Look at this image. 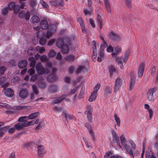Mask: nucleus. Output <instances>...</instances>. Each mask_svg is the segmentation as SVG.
<instances>
[{
    "label": "nucleus",
    "mask_w": 158,
    "mask_h": 158,
    "mask_svg": "<svg viewBox=\"0 0 158 158\" xmlns=\"http://www.w3.org/2000/svg\"><path fill=\"white\" fill-rule=\"evenodd\" d=\"M130 52V50H127L124 53V56L116 58V63L119 65L121 69H123V66L125 65L129 59Z\"/></svg>",
    "instance_id": "nucleus-1"
},
{
    "label": "nucleus",
    "mask_w": 158,
    "mask_h": 158,
    "mask_svg": "<svg viewBox=\"0 0 158 158\" xmlns=\"http://www.w3.org/2000/svg\"><path fill=\"white\" fill-rule=\"evenodd\" d=\"M79 86H77V87H74L72 89L68 94L66 95L65 94L62 95L60 98H57L55 100L53 103H57L60 102L63 100H65L66 101H68L69 100V99H67L66 97L67 96H70L73 94H75L79 88Z\"/></svg>",
    "instance_id": "nucleus-2"
},
{
    "label": "nucleus",
    "mask_w": 158,
    "mask_h": 158,
    "mask_svg": "<svg viewBox=\"0 0 158 158\" xmlns=\"http://www.w3.org/2000/svg\"><path fill=\"white\" fill-rule=\"evenodd\" d=\"M19 6L15 4L14 2H11L8 4L7 7L2 9V14L3 15H6L8 10H13L14 13H17L19 10Z\"/></svg>",
    "instance_id": "nucleus-3"
},
{
    "label": "nucleus",
    "mask_w": 158,
    "mask_h": 158,
    "mask_svg": "<svg viewBox=\"0 0 158 158\" xmlns=\"http://www.w3.org/2000/svg\"><path fill=\"white\" fill-rule=\"evenodd\" d=\"M34 30L37 31L36 35L40 39L39 43L41 45H44L46 43L47 39L45 37V33L43 31H38L40 28L38 26L34 27Z\"/></svg>",
    "instance_id": "nucleus-4"
},
{
    "label": "nucleus",
    "mask_w": 158,
    "mask_h": 158,
    "mask_svg": "<svg viewBox=\"0 0 158 158\" xmlns=\"http://www.w3.org/2000/svg\"><path fill=\"white\" fill-rule=\"evenodd\" d=\"M56 45L58 48H61L62 52L67 53L69 51V47L67 44H64V40L60 38L57 40Z\"/></svg>",
    "instance_id": "nucleus-5"
},
{
    "label": "nucleus",
    "mask_w": 158,
    "mask_h": 158,
    "mask_svg": "<svg viewBox=\"0 0 158 158\" xmlns=\"http://www.w3.org/2000/svg\"><path fill=\"white\" fill-rule=\"evenodd\" d=\"M120 138L121 139V142L122 144L124 145V147L126 149L127 151L129 152L130 155H131L132 157L134 158V156L133 151L131 148H130L129 146L126 143V139L125 137L123 135H122L120 136Z\"/></svg>",
    "instance_id": "nucleus-6"
},
{
    "label": "nucleus",
    "mask_w": 158,
    "mask_h": 158,
    "mask_svg": "<svg viewBox=\"0 0 158 158\" xmlns=\"http://www.w3.org/2000/svg\"><path fill=\"white\" fill-rule=\"evenodd\" d=\"M36 69L37 73L39 74H43L48 73V70L45 69L42 66L41 62H38L36 64Z\"/></svg>",
    "instance_id": "nucleus-7"
},
{
    "label": "nucleus",
    "mask_w": 158,
    "mask_h": 158,
    "mask_svg": "<svg viewBox=\"0 0 158 158\" xmlns=\"http://www.w3.org/2000/svg\"><path fill=\"white\" fill-rule=\"evenodd\" d=\"M121 85V79L118 77L117 78L114 82L113 87L114 93L116 94V93L119 90Z\"/></svg>",
    "instance_id": "nucleus-8"
},
{
    "label": "nucleus",
    "mask_w": 158,
    "mask_h": 158,
    "mask_svg": "<svg viewBox=\"0 0 158 158\" xmlns=\"http://www.w3.org/2000/svg\"><path fill=\"white\" fill-rule=\"evenodd\" d=\"M86 110L85 112V114L87 115L88 120L90 122H92V112L93 109L91 107L90 105H87L86 106Z\"/></svg>",
    "instance_id": "nucleus-9"
},
{
    "label": "nucleus",
    "mask_w": 158,
    "mask_h": 158,
    "mask_svg": "<svg viewBox=\"0 0 158 158\" xmlns=\"http://www.w3.org/2000/svg\"><path fill=\"white\" fill-rule=\"evenodd\" d=\"M37 153L39 158H42L47 153L46 150L42 145H39L37 147Z\"/></svg>",
    "instance_id": "nucleus-10"
},
{
    "label": "nucleus",
    "mask_w": 158,
    "mask_h": 158,
    "mask_svg": "<svg viewBox=\"0 0 158 158\" xmlns=\"http://www.w3.org/2000/svg\"><path fill=\"white\" fill-rule=\"evenodd\" d=\"M157 90L156 88L154 87L149 89L147 92V99L149 101H152L154 100L153 94Z\"/></svg>",
    "instance_id": "nucleus-11"
},
{
    "label": "nucleus",
    "mask_w": 158,
    "mask_h": 158,
    "mask_svg": "<svg viewBox=\"0 0 158 158\" xmlns=\"http://www.w3.org/2000/svg\"><path fill=\"white\" fill-rule=\"evenodd\" d=\"M28 95V91L26 88H22L19 92V95L22 98H27Z\"/></svg>",
    "instance_id": "nucleus-12"
},
{
    "label": "nucleus",
    "mask_w": 158,
    "mask_h": 158,
    "mask_svg": "<svg viewBox=\"0 0 158 158\" xmlns=\"http://www.w3.org/2000/svg\"><path fill=\"white\" fill-rule=\"evenodd\" d=\"M108 37L115 41H118L120 39V37L116 34L110 31L108 33Z\"/></svg>",
    "instance_id": "nucleus-13"
},
{
    "label": "nucleus",
    "mask_w": 158,
    "mask_h": 158,
    "mask_svg": "<svg viewBox=\"0 0 158 158\" xmlns=\"http://www.w3.org/2000/svg\"><path fill=\"white\" fill-rule=\"evenodd\" d=\"M52 74L49 75L48 78V80L49 82L53 81L57 78L56 76L55 75H54L53 74L55 73L57 71V69L56 68L53 67H52Z\"/></svg>",
    "instance_id": "nucleus-14"
},
{
    "label": "nucleus",
    "mask_w": 158,
    "mask_h": 158,
    "mask_svg": "<svg viewBox=\"0 0 158 158\" xmlns=\"http://www.w3.org/2000/svg\"><path fill=\"white\" fill-rule=\"evenodd\" d=\"M30 16V13L29 11H27L26 13L25 11H20L19 15V17L20 18H25V19L27 20L29 19Z\"/></svg>",
    "instance_id": "nucleus-15"
},
{
    "label": "nucleus",
    "mask_w": 158,
    "mask_h": 158,
    "mask_svg": "<svg viewBox=\"0 0 158 158\" xmlns=\"http://www.w3.org/2000/svg\"><path fill=\"white\" fill-rule=\"evenodd\" d=\"M145 65V63L144 62H142L141 63L139 67L138 75L139 77V78L143 76L144 71Z\"/></svg>",
    "instance_id": "nucleus-16"
},
{
    "label": "nucleus",
    "mask_w": 158,
    "mask_h": 158,
    "mask_svg": "<svg viewBox=\"0 0 158 158\" xmlns=\"http://www.w3.org/2000/svg\"><path fill=\"white\" fill-rule=\"evenodd\" d=\"M50 3L51 5L53 6H64L63 0H55V1L51 0L50 1Z\"/></svg>",
    "instance_id": "nucleus-17"
},
{
    "label": "nucleus",
    "mask_w": 158,
    "mask_h": 158,
    "mask_svg": "<svg viewBox=\"0 0 158 158\" xmlns=\"http://www.w3.org/2000/svg\"><path fill=\"white\" fill-rule=\"evenodd\" d=\"M48 23L47 20H41L40 22V27H39L40 28L38 31H42L40 30V28H41L42 29H47L48 27Z\"/></svg>",
    "instance_id": "nucleus-18"
},
{
    "label": "nucleus",
    "mask_w": 158,
    "mask_h": 158,
    "mask_svg": "<svg viewBox=\"0 0 158 158\" xmlns=\"http://www.w3.org/2000/svg\"><path fill=\"white\" fill-rule=\"evenodd\" d=\"M5 94L6 96L11 97L14 96V93L12 89L8 88L5 90Z\"/></svg>",
    "instance_id": "nucleus-19"
},
{
    "label": "nucleus",
    "mask_w": 158,
    "mask_h": 158,
    "mask_svg": "<svg viewBox=\"0 0 158 158\" xmlns=\"http://www.w3.org/2000/svg\"><path fill=\"white\" fill-rule=\"evenodd\" d=\"M39 121V118L37 119L35 121L32 120L29 122H24L25 124V127H27L29 126L33 125L35 124H37Z\"/></svg>",
    "instance_id": "nucleus-20"
},
{
    "label": "nucleus",
    "mask_w": 158,
    "mask_h": 158,
    "mask_svg": "<svg viewBox=\"0 0 158 158\" xmlns=\"http://www.w3.org/2000/svg\"><path fill=\"white\" fill-rule=\"evenodd\" d=\"M92 43L94 45V46L93 47V51L92 57L93 59H95L96 58L97 54V51L96 46V43L95 41L94 40H93L92 41Z\"/></svg>",
    "instance_id": "nucleus-21"
},
{
    "label": "nucleus",
    "mask_w": 158,
    "mask_h": 158,
    "mask_svg": "<svg viewBox=\"0 0 158 158\" xmlns=\"http://www.w3.org/2000/svg\"><path fill=\"white\" fill-rule=\"evenodd\" d=\"M27 64V61L25 60H23L20 61L18 65L19 68H23L25 67Z\"/></svg>",
    "instance_id": "nucleus-22"
},
{
    "label": "nucleus",
    "mask_w": 158,
    "mask_h": 158,
    "mask_svg": "<svg viewBox=\"0 0 158 158\" xmlns=\"http://www.w3.org/2000/svg\"><path fill=\"white\" fill-rule=\"evenodd\" d=\"M104 4L108 13L111 12V9L108 0H104Z\"/></svg>",
    "instance_id": "nucleus-23"
},
{
    "label": "nucleus",
    "mask_w": 158,
    "mask_h": 158,
    "mask_svg": "<svg viewBox=\"0 0 158 158\" xmlns=\"http://www.w3.org/2000/svg\"><path fill=\"white\" fill-rule=\"evenodd\" d=\"M24 127L25 124L24 122L22 123H18L15 124L14 126V128L15 130H19Z\"/></svg>",
    "instance_id": "nucleus-24"
},
{
    "label": "nucleus",
    "mask_w": 158,
    "mask_h": 158,
    "mask_svg": "<svg viewBox=\"0 0 158 158\" xmlns=\"http://www.w3.org/2000/svg\"><path fill=\"white\" fill-rule=\"evenodd\" d=\"M39 115V113L38 112H35L31 113L29 114L28 116V119H33L37 117Z\"/></svg>",
    "instance_id": "nucleus-25"
},
{
    "label": "nucleus",
    "mask_w": 158,
    "mask_h": 158,
    "mask_svg": "<svg viewBox=\"0 0 158 158\" xmlns=\"http://www.w3.org/2000/svg\"><path fill=\"white\" fill-rule=\"evenodd\" d=\"M27 108V107L26 106H14L11 107L12 110L16 111L21 109L25 110Z\"/></svg>",
    "instance_id": "nucleus-26"
},
{
    "label": "nucleus",
    "mask_w": 158,
    "mask_h": 158,
    "mask_svg": "<svg viewBox=\"0 0 158 158\" xmlns=\"http://www.w3.org/2000/svg\"><path fill=\"white\" fill-rule=\"evenodd\" d=\"M31 21L33 24L39 23L40 21L39 18L36 15H34L31 18Z\"/></svg>",
    "instance_id": "nucleus-27"
},
{
    "label": "nucleus",
    "mask_w": 158,
    "mask_h": 158,
    "mask_svg": "<svg viewBox=\"0 0 158 158\" xmlns=\"http://www.w3.org/2000/svg\"><path fill=\"white\" fill-rule=\"evenodd\" d=\"M114 118L115 122L117 126L118 127H120L121 124L120 118L116 113H114Z\"/></svg>",
    "instance_id": "nucleus-28"
},
{
    "label": "nucleus",
    "mask_w": 158,
    "mask_h": 158,
    "mask_svg": "<svg viewBox=\"0 0 158 158\" xmlns=\"http://www.w3.org/2000/svg\"><path fill=\"white\" fill-rule=\"evenodd\" d=\"M102 19L101 16L99 14L97 15V22L98 23L99 27L100 29H101L103 26L102 23Z\"/></svg>",
    "instance_id": "nucleus-29"
},
{
    "label": "nucleus",
    "mask_w": 158,
    "mask_h": 158,
    "mask_svg": "<svg viewBox=\"0 0 158 158\" xmlns=\"http://www.w3.org/2000/svg\"><path fill=\"white\" fill-rule=\"evenodd\" d=\"M109 71L110 73L111 77H112L113 74L117 72V70L112 66H110L108 68Z\"/></svg>",
    "instance_id": "nucleus-30"
},
{
    "label": "nucleus",
    "mask_w": 158,
    "mask_h": 158,
    "mask_svg": "<svg viewBox=\"0 0 158 158\" xmlns=\"http://www.w3.org/2000/svg\"><path fill=\"white\" fill-rule=\"evenodd\" d=\"M97 98V93H93L91 94L90 97L89 99V102H91L94 101Z\"/></svg>",
    "instance_id": "nucleus-31"
},
{
    "label": "nucleus",
    "mask_w": 158,
    "mask_h": 158,
    "mask_svg": "<svg viewBox=\"0 0 158 158\" xmlns=\"http://www.w3.org/2000/svg\"><path fill=\"white\" fill-rule=\"evenodd\" d=\"M9 126L2 127L0 128V137H2L5 132L9 127Z\"/></svg>",
    "instance_id": "nucleus-32"
},
{
    "label": "nucleus",
    "mask_w": 158,
    "mask_h": 158,
    "mask_svg": "<svg viewBox=\"0 0 158 158\" xmlns=\"http://www.w3.org/2000/svg\"><path fill=\"white\" fill-rule=\"evenodd\" d=\"M135 81L132 77L131 78V81L130 83L129 90H131L133 89V87L135 85Z\"/></svg>",
    "instance_id": "nucleus-33"
},
{
    "label": "nucleus",
    "mask_w": 158,
    "mask_h": 158,
    "mask_svg": "<svg viewBox=\"0 0 158 158\" xmlns=\"http://www.w3.org/2000/svg\"><path fill=\"white\" fill-rule=\"evenodd\" d=\"M75 58V56L73 55H69L67 56L65 59L69 62L73 61Z\"/></svg>",
    "instance_id": "nucleus-34"
},
{
    "label": "nucleus",
    "mask_w": 158,
    "mask_h": 158,
    "mask_svg": "<svg viewBox=\"0 0 158 158\" xmlns=\"http://www.w3.org/2000/svg\"><path fill=\"white\" fill-rule=\"evenodd\" d=\"M89 133L91 136V139L93 140V141H94L96 138L95 135L94 131L92 130V129H90L89 130Z\"/></svg>",
    "instance_id": "nucleus-35"
},
{
    "label": "nucleus",
    "mask_w": 158,
    "mask_h": 158,
    "mask_svg": "<svg viewBox=\"0 0 158 158\" xmlns=\"http://www.w3.org/2000/svg\"><path fill=\"white\" fill-rule=\"evenodd\" d=\"M32 89L33 94L37 95L39 94V92L37 90V88L36 85H34L32 86Z\"/></svg>",
    "instance_id": "nucleus-36"
},
{
    "label": "nucleus",
    "mask_w": 158,
    "mask_h": 158,
    "mask_svg": "<svg viewBox=\"0 0 158 158\" xmlns=\"http://www.w3.org/2000/svg\"><path fill=\"white\" fill-rule=\"evenodd\" d=\"M113 139H112V141L114 143H117V144L118 145L119 147L120 148H121V146L120 145L119 143V137L117 136L115 137H113Z\"/></svg>",
    "instance_id": "nucleus-37"
},
{
    "label": "nucleus",
    "mask_w": 158,
    "mask_h": 158,
    "mask_svg": "<svg viewBox=\"0 0 158 158\" xmlns=\"http://www.w3.org/2000/svg\"><path fill=\"white\" fill-rule=\"evenodd\" d=\"M105 95L111 94L112 93V89L109 86H107L105 89Z\"/></svg>",
    "instance_id": "nucleus-38"
},
{
    "label": "nucleus",
    "mask_w": 158,
    "mask_h": 158,
    "mask_svg": "<svg viewBox=\"0 0 158 158\" xmlns=\"http://www.w3.org/2000/svg\"><path fill=\"white\" fill-rule=\"evenodd\" d=\"M38 75L36 74H35L32 75L30 79V82H35L38 78Z\"/></svg>",
    "instance_id": "nucleus-39"
},
{
    "label": "nucleus",
    "mask_w": 158,
    "mask_h": 158,
    "mask_svg": "<svg viewBox=\"0 0 158 158\" xmlns=\"http://www.w3.org/2000/svg\"><path fill=\"white\" fill-rule=\"evenodd\" d=\"M35 49L37 51H38L41 53H43L45 51V49L44 48L39 46H37L35 48Z\"/></svg>",
    "instance_id": "nucleus-40"
},
{
    "label": "nucleus",
    "mask_w": 158,
    "mask_h": 158,
    "mask_svg": "<svg viewBox=\"0 0 158 158\" xmlns=\"http://www.w3.org/2000/svg\"><path fill=\"white\" fill-rule=\"evenodd\" d=\"M28 116H24L22 117L19 118L18 121L19 122H26V121L28 120Z\"/></svg>",
    "instance_id": "nucleus-41"
},
{
    "label": "nucleus",
    "mask_w": 158,
    "mask_h": 158,
    "mask_svg": "<svg viewBox=\"0 0 158 158\" xmlns=\"http://www.w3.org/2000/svg\"><path fill=\"white\" fill-rule=\"evenodd\" d=\"M101 86V85L100 83H98L95 86V87L94 88V90H93V92L94 93H96L97 94V91L99 89V88Z\"/></svg>",
    "instance_id": "nucleus-42"
},
{
    "label": "nucleus",
    "mask_w": 158,
    "mask_h": 158,
    "mask_svg": "<svg viewBox=\"0 0 158 158\" xmlns=\"http://www.w3.org/2000/svg\"><path fill=\"white\" fill-rule=\"evenodd\" d=\"M40 2L43 7L47 8L48 7V5L43 0H40Z\"/></svg>",
    "instance_id": "nucleus-43"
},
{
    "label": "nucleus",
    "mask_w": 158,
    "mask_h": 158,
    "mask_svg": "<svg viewBox=\"0 0 158 158\" xmlns=\"http://www.w3.org/2000/svg\"><path fill=\"white\" fill-rule=\"evenodd\" d=\"M0 106L3 107L7 109L11 108L10 106L6 103H3L0 102Z\"/></svg>",
    "instance_id": "nucleus-44"
},
{
    "label": "nucleus",
    "mask_w": 158,
    "mask_h": 158,
    "mask_svg": "<svg viewBox=\"0 0 158 158\" xmlns=\"http://www.w3.org/2000/svg\"><path fill=\"white\" fill-rule=\"evenodd\" d=\"M6 69L5 67L2 66L0 67V76L4 73Z\"/></svg>",
    "instance_id": "nucleus-45"
},
{
    "label": "nucleus",
    "mask_w": 158,
    "mask_h": 158,
    "mask_svg": "<svg viewBox=\"0 0 158 158\" xmlns=\"http://www.w3.org/2000/svg\"><path fill=\"white\" fill-rule=\"evenodd\" d=\"M16 64V62L14 60H9L8 63V65L10 66H15Z\"/></svg>",
    "instance_id": "nucleus-46"
},
{
    "label": "nucleus",
    "mask_w": 158,
    "mask_h": 158,
    "mask_svg": "<svg viewBox=\"0 0 158 158\" xmlns=\"http://www.w3.org/2000/svg\"><path fill=\"white\" fill-rule=\"evenodd\" d=\"M83 13L85 15H89L91 14V13L92 12V10H89L86 8H84L83 11Z\"/></svg>",
    "instance_id": "nucleus-47"
},
{
    "label": "nucleus",
    "mask_w": 158,
    "mask_h": 158,
    "mask_svg": "<svg viewBox=\"0 0 158 158\" xmlns=\"http://www.w3.org/2000/svg\"><path fill=\"white\" fill-rule=\"evenodd\" d=\"M56 52L54 51L53 50H51L49 52L48 56L50 57H52L55 55Z\"/></svg>",
    "instance_id": "nucleus-48"
},
{
    "label": "nucleus",
    "mask_w": 158,
    "mask_h": 158,
    "mask_svg": "<svg viewBox=\"0 0 158 158\" xmlns=\"http://www.w3.org/2000/svg\"><path fill=\"white\" fill-rule=\"evenodd\" d=\"M121 51L122 49L120 47H117L115 48L114 52L116 54L121 53Z\"/></svg>",
    "instance_id": "nucleus-49"
},
{
    "label": "nucleus",
    "mask_w": 158,
    "mask_h": 158,
    "mask_svg": "<svg viewBox=\"0 0 158 158\" xmlns=\"http://www.w3.org/2000/svg\"><path fill=\"white\" fill-rule=\"evenodd\" d=\"M40 59L42 62H45L47 60V57L45 55H43L40 58Z\"/></svg>",
    "instance_id": "nucleus-50"
},
{
    "label": "nucleus",
    "mask_w": 158,
    "mask_h": 158,
    "mask_svg": "<svg viewBox=\"0 0 158 158\" xmlns=\"http://www.w3.org/2000/svg\"><path fill=\"white\" fill-rule=\"evenodd\" d=\"M53 32L50 31H48L46 34H45V37L47 39H49L52 36Z\"/></svg>",
    "instance_id": "nucleus-51"
},
{
    "label": "nucleus",
    "mask_w": 158,
    "mask_h": 158,
    "mask_svg": "<svg viewBox=\"0 0 158 158\" xmlns=\"http://www.w3.org/2000/svg\"><path fill=\"white\" fill-rule=\"evenodd\" d=\"M84 68V67L81 65L79 66L78 68L76 71V73L77 74L79 73Z\"/></svg>",
    "instance_id": "nucleus-52"
},
{
    "label": "nucleus",
    "mask_w": 158,
    "mask_h": 158,
    "mask_svg": "<svg viewBox=\"0 0 158 158\" xmlns=\"http://www.w3.org/2000/svg\"><path fill=\"white\" fill-rule=\"evenodd\" d=\"M31 144L32 143L31 142H30L23 144V147L24 148H28L29 147H30L31 146Z\"/></svg>",
    "instance_id": "nucleus-53"
},
{
    "label": "nucleus",
    "mask_w": 158,
    "mask_h": 158,
    "mask_svg": "<svg viewBox=\"0 0 158 158\" xmlns=\"http://www.w3.org/2000/svg\"><path fill=\"white\" fill-rule=\"evenodd\" d=\"M77 22L79 23L81 26L84 25L83 20L81 17H78L77 18Z\"/></svg>",
    "instance_id": "nucleus-54"
},
{
    "label": "nucleus",
    "mask_w": 158,
    "mask_h": 158,
    "mask_svg": "<svg viewBox=\"0 0 158 158\" xmlns=\"http://www.w3.org/2000/svg\"><path fill=\"white\" fill-rule=\"evenodd\" d=\"M28 73L30 75L34 74L35 73V70L34 68H32L28 71Z\"/></svg>",
    "instance_id": "nucleus-55"
},
{
    "label": "nucleus",
    "mask_w": 158,
    "mask_h": 158,
    "mask_svg": "<svg viewBox=\"0 0 158 158\" xmlns=\"http://www.w3.org/2000/svg\"><path fill=\"white\" fill-rule=\"evenodd\" d=\"M156 70V69L155 67V66H153V67L150 70V71L152 75L153 76L155 75Z\"/></svg>",
    "instance_id": "nucleus-56"
},
{
    "label": "nucleus",
    "mask_w": 158,
    "mask_h": 158,
    "mask_svg": "<svg viewBox=\"0 0 158 158\" xmlns=\"http://www.w3.org/2000/svg\"><path fill=\"white\" fill-rule=\"evenodd\" d=\"M37 3V1L36 0H31L30 2V5L34 7L36 4Z\"/></svg>",
    "instance_id": "nucleus-57"
},
{
    "label": "nucleus",
    "mask_w": 158,
    "mask_h": 158,
    "mask_svg": "<svg viewBox=\"0 0 158 158\" xmlns=\"http://www.w3.org/2000/svg\"><path fill=\"white\" fill-rule=\"evenodd\" d=\"M89 22L92 27L93 28H94L95 27V26L94 23V20L92 19L91 18H90L89 19Z\"/></svg>",
    "instance_id": "nucleus-58"
},
{
    "label": "nucleus",
    "mask_w": 158,
    "mask_h": 158,
    "mask_svg": "<svg viewBox=\"0 0 158 158\" xmlns=\"http://www.w3.org/2000/svg\"><path fill=\"white\" fill-rule=\"evenodd\" d=\"M107 52H111L113 51V47L110 45L106 49Z\"/></svg>",
    "instance_id": "nucleus-59"
},
{
    "label": "nucleus",
    "mask_w": 158,
    "mask_h": 158,
    "mask_svg": "<svg viewBox=\"0 0 158 158\" xmlns=\"http://www.w3.org/2000/svg\"><path fill=\"white\" fill-rule=\"evenodd\" d=\"M129 143L132 148L134 149H136V146L133 141L131 140L129 141Z\"/></svg>",
    "instance_id": "nucleus-60"
},
{
    "label": "nucleus",
    "mask_w": 158,
    "mask_h": 158,
    "mask_svg": "<svg viewBox=\"0 0 158 158\" xmlns=\"http://www.w3.org/2000/svg\"><path fill=\"white\" fill-rule=\"evenodd\" d=\"M39 85L40 87L42 88H44L46 86L45 82L42 81L39 84Z\"/></svg>",
    "instance_id": "nucleus-61"
},
{
    "label": "nucleus",
    "mask_w": 158,
    "mask_h": 158,
    "mask_svg": "<svg viewBox=\"0 0 158 158\" xmlns=\"http://www.w3.org/2000/svg\"><path fill=\"white\" fill-rule=\"evenodd\" d=\"M62 58V56L60 52H58L57 53L56 56V59L58 60H61Z\"/></svg>",
    "instance_id": "nucleus-62"
},
{
    "label": "nucleus",
    "mask_w": 158,
    "mask_h": 158,
    "mask_svg": "<svg viewBox=\"0 0 158 158\" xmlns=\"http://www.w3.org/2000/svg\"><path fill=\"white\" fill-rule=\"evenodd\" d=\"M54 39H51L48 42V44L49 46H51L55 42Z\"/></svg>",
    "instance_id": "nucleus-63"
},
{
    "label": "nucleus",
    "mask_w": 158,
    "mask_h": 158,
    "mask_svg": "<svg viewBox=\"0 0 158 158\" xmlns=\"http://www.w3.org/2000/svg\"><path fill=\"white\" fill-rule=\"evenodd\" d=\"M111 133L113 137L118 136L116 132L114 130L111 131Z\"/></svg>",
    "instance_id": "nucleus-64"
}]
</instances>
